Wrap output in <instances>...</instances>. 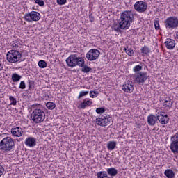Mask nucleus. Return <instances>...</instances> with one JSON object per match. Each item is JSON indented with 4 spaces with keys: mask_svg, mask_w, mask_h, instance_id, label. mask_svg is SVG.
I'll list each match as a JSON object with an SVG mask.
<instances>
[{
    "mask_svg": "<svg viewBox=\"0 0 178 178\" xmlns=\"http://www.w3.org/2000/svg\"><path fill=\"white\" fill-rule=\"evenodd\" d=\"M141 54H144L145 55H148L149 52H151V50H149V48L147 46H144L140 49Z\"/></svg>",
    "mask_w": 178,
    "mask_h": 178,
    "instance_id": "29",
    "label": "nucleus"
},
{
    "mask_svg": "<svg viewBox=\"0 0 178 178\" xmlns=\"http://www.w3.org/2000/svg\"><path fill=\"white\" fill-rule=\"evenodd\" d=\"M107 148L108 151H113L116 148V142L115 141H109L107 143Z\"/></svg>",
    "mask_w": 178,
    "mask_h": 178,
    "instance_id": "21",
    "label": "nucleus"
},
{
    "mask_svg": "<svg viewBox=\"0 0 178 178\" xmlns=\"http://www.w3.org/2000/svg\"><path fill=\"white\" fill-rule=\"evenodd\" d=\"M9 100L10 101V105H17V101L16 100V98L13 96L9 97Z\"/></svg>",
    "mask_w": 178,
    "mask_h": 178,
    "instance_id": "33",
    "label": "nucleus"
},
{
    "mask_svg": "<svg viewBox=\"0 0 178 178\" xmlns=\"http://www.w3.org/2000/svg\"><path fill=\"white\" fill-rule=\"evenodd\" d=\"M46 106H47V109L52 111V110L55 109V108H56V104H55V103H54L52 102H48L46 104Z\"/></svg>",
    "mask_w": 178,
    "mask_h": 178,
    "instance_id": "26",
    "label": "nucleus"
},
{
    "mask_svg": "<svg viewBox=\"0 0 178 178\" xmlns=\"http://www.w3.org/2000/svg\"><path fill=\"white\" fill-rule=\"evenodd\" d=\"M19 88H20L21 90H24V88H26V83L24 82V81H22L20 82Z\"/></svg>",
    "mask_w": 178,
    "mask_h": 178,
    "instance_id": "41",
    "label": "nucleus"
},
{
    "mask_svg": "<svg viewBox=\"0 0 178 178\" xmlns=\"http://www.w3.org/2000/svg\"><path fill=\"white\" fill-rule=\"evenodd\" d=\"M39 67H40L41 69H45V67H47V62L45 60H40L38 63Z\"/></svg>",
    "mask_w": 178,
    "mask_h": 178,
    "instance_id": "30",
    "label": "nucleus"
},
{
    "mask_svg": "<svg viewBox=\"0 0 178 178\" xmlns=\"http://www.w3.org/2000/svg\"><path fill=\"white\" fill-rule=\"evenodd\" d=\"M157 120L161 124H168L169 123V116L165 115V112H161L157 113Z\"/></svg>",
    "mask_w": 178,
    "mask_h": 178,
    "instance_id": "13",
    "label": "nucleus"
},
{
    "mask_svg": "<svg viewBox=\"0 0 178 178\" xmlns=\"http://www.w3.org/2000/svg\"><path fill=\"white\" fill-rule=\"evenodd\" d=\"M89 19H90V22H91V23H92V22H94L95 18H94V16H92V14L89 15Z\"/></svg>",
    "mask_w": 178,
    "mask_h": 178,
    "instance_id": "44",
    "label": "nucleus"
},
{
    "mask_svg": "<svg viewBox=\"0 0 178 178\" xmlns=\"http://www.w3.org/2000/svg\"><path fill=\"white\" fill-rule=\"evenodd\" d=\"M86 95H88V91H81L79 93V95L78 97V99H80L82 97H86Z\"/></svg>",
    "mask_w": 178,
    "mask_h": 178,
    "instance_id": "38",
    "label": "nucleus"
},
{
    "mask_svg": "<svg viewBox=\"0 0 178 178\" xmlns=\"http://www.w3.org/2000/svg\"><path fill=\"white\" fill-rule=\"evenodd\" d=\"M35 3H37L39 6H44L45 5L44 0H35Z\"/></svg>",
    "mask_w": 178,
    "mask_h": 178,
    "instance_id": "39",
    "label": "nucleus"
},
{
    "mask_svg": "<svg viewBox=\"0 0 178 178\" xmlns=\"http://www.w3.org/2000/svg\"><path fill=\"white\" fill-rule=\"evenodd\" d=\"M164 24L167 30H173L178 28V18L177 17H169L165 22Z\"/></svg>",
    "mask_w": 178,
    "mask_h": 178,
    "instance_id": "5",
    "label": "nucleus"
},
{
    "mask_svg": "<svg viewBox=\"0 0 178 178\" xmlns=\"http://www.w3.org/2000/svg\"><path fill=\"white\" fill-rule=\"evenodd\" d=\"M20 79H22V76L19 75L17 73H14L12 74V81L13 83H17V81H20Z\"/></svg>",
    "mask_w": 178,
    "mask_h": 178,
    "instance_id": "24",
    "label": "nucleus"
},
{
    "mask_svg": "<svg viewBox=\"0 0 178 178\" xmlns=\"http://www.w3.org/2000/svg\"><path fill=\"white\" fill-rule=\"evenodd\" d=\"M104 112H105V108L104 107L96 108V113H98V115H101V113H104Z\"/></svg>",
    "mask_w": 178,
    "mask_h": 178,
    "instance_id": "37",
    "label": "nucleus"
},
{
    "mask_svg": "<svg viewBox=\"0 0 178 178\" xmlns=\"http://www.w3.org/2000/svg\"><path fill=\"white\" fill-rule=\"evenodd\" d=\"M133 70L135 73H137V72H141V70H143V66L138 65L133 68Z\"/></svg>",
    "mask_w": 178,
    "mask_h": 178,
    "instance_id": "34",
    "label": "nucleus"
},
{
    "mask_svg": "<svg viewBox=\"0 0 178 178\" xmlns=\"http://www.w3.org/2000/svg\"><path fill=\"white\" fill-rule=\"evenodd\" d=\"M67 2V0H57L56 3L58 5H66V3Z\"/></svg>",
    "mask_w": 178,
    "mask_h": 178,
    "instance_id": "40",
    "label": "nucleus"
},
{
    "mask_svg": "<svg viewBox=\"0 0 178 178\" xmlns=\"http://www.w3.org/2000/svg\"><path fill=\"white\" fill-rule=\"evenodd\" d=\"M164 175L168 178H174L175 177V172H173L172 170H170V169L165 170L164 172Z\"/></svg>",
    "mask_w": 178,
    "mask_h": 178,
    "instance_id": "22",
    "label": "nucleus"
},
{
    "mask_svg": "<svg viewBox=\"0 0 178 178\" xmlns=\"http://www.w3.org/2000/svg\"><path fill=\"white\" fill-rule=\"evenodd\" d=\"M92 105V102L90 100H83V102L81 103L79 108L81 109H86L87 106H91Z\"/></svg>",
    "mask_w": 178,
    "mask_h": 178,
    "instance_id": "19",
    "label": "nucleus"
},
{
    "mask_svg": "<svg viewBox=\"0 0 178 178\" xmlns=\"http://www.w3.org/2000/svg\"><path fill=\"white\" fill-rule=\"evenodd\" d=\"M79 67H82L81 72H83V73H90V72L92 70V68L90 67L88 65H85V64L83 66H79Z\"/></svg>",
    "mask_w": 178,
    "mask_h": 178,
    "instance_id": "25",
    "label": "nucleus"
},
{
    "mask_svg": "<svg viewBox=\"0 0 178 178\" xmlns=\"http://www.w3.org/2000/svg\"><path fill=\"white\" fill-rule=\"evenodd\" d=\"M24 18L26 22H38L41 19V15L37 11H31L29 13H26Z\"/></svg>",
    "mask_w": 178,
    "mask_h": 178,
    "instance_id": "7",
    "label": "nucleus"
},
{
    "mask_svg": "<svg viewBox=\"0 0 178 178\" xmlns=\"http://www.w3.org/2000/svg\"><path fill=\"white\" fill-rule=\"evenodd\" d=\"M165 47L167 49H173L175 47H176V42L172 39H167L165 42Z\"/></svg>",
    "mask_w": 178,
    "mask_h": 178,
    "instance_id": "18",
    "label": "nucleus"
},
{
    "mask_svg": "<svg viewBox=\"0 0 178 178\" xmlns=\"http://www.w3.org/2000/svg\"><path fill=\"white\" fill-rule=\"evenodd\" d=\"M2 69H3V66L0 63V72L2 70Z\"/></svg>",
    "mask_w": 178,
    "mask_h": 178,
    "instance_id": "45",
    "label": "nucleus"
},
{
    "mask_svg": "<svg viewBox=\"0 0 178 178\" xmlns=\"http://www.w3.org/2000/svg\"><path fill=\"white\" fill-rule=\"evenodd\" d=\"M97 178H109L105 171H100L97 174Z\"/></svg>",
    "mask_w": 178,
    "mask_h": 178,
    "instance_id": "28",
    "label": "nucleus"
},
{
    "mask_svg": "<svg viewBox=\"0 0 178 178\" xmlns=\"http://www.w3.org/2000/svg\"><path fill=\"white\" fill-rule=\"evenodd\" d=\"M107 173L111 177L116 176L118 175V170L115 168H111L107 169Z\"/></svg>",
    "mask_w": 178,
    "mask_h": 178,
    "instance_id": "23",
    "label": "nucleus"
},
{
    "mask_svg": "<svg viewBox=\"0 0 178 178\" xmlns=\"http://www.w3.org/2000/svg\"><path fill=\"white\" fill-rule=\"evenodd\" d=\"M15 148V140L7 136L0 142V150L3 152H9Z\"/></svg>",
    "mask_w": 178,
    "mask_h": 178,
    "instance_id": "2",
    "label": "nucleus"
},
{
    "mask_svg": "<svg viewBox=\"0 0 178 178\" xmlns=\"http://www.w3.org/2000/svg\"><path fill=\"white\" fill-rule=\"evenodd\" d=\"M86 61L83 57H78V66H84Z\"/></svg>",
    "mask_w": 178,
    "mask_h": 178,
    "instance_id": "32",
    "label": "nucleus"
},
{
    "mask_svg": "<svg viewBox=\"0 0 178 178\" xmlns=\"http://www.w3.org/2000/svg\"><path fill=\"white\" fill-rule=\"evenodd\" d=\"M99 55H101L99 50L97 49H92L86 54V59L90 60V62H92V60H97Z\"/></svg>",
    "mask_w": 178,
    "mask_h": 178,
    "instance_id": "9",
    "label": "nucleus"
},
{
    "mask_svg": "<svg viewBox=\"0 0 178 178\" xmlns=\"http://www.w3.org/2000/svg\"><path fill=\"white\" fill-rule=\"evenodd\" d=\"M170 141V150L173 154H178V132L171 136Z\"/></svg>",
    "mask_w": 178,
    "mask_h": 178,
    "instance_id": "10",
    "label": "nucleus"
},
{
    "mask_svg": "<svg viewBox=\"0 0 178 178\" xmlns=\"http://www.w3.org/2000/svg\"><path fill=\"white\" fill-rule=\"evenodd\" d=\"M109 122H111V117L102 116L101 118L96 119V124L97 126H101L102 127H105V126H108L109 124Z\"/></svg>",
    "mask_w": 178,
    "mask_h": 178,
    "instance_id": "12",
    "label": "nucleus"
},
{
    "mask_svg": "<svg viewBox=\"0 0 178 178\" xmlns=\"http://www.w3.org/2000/svg\"><path fill=\"white\" fill-rule=\"evenodd\" d=\"M6 58L9 63L22 62V53L17 50H10L7 53Z\"/></svg>",
    "mask_w": 178,
    "mask_h": 178,
    "instance_id": "3",
    "label": "nucleus"
},
{
    "mask_svg": "<svg viewBox=\"0 0 178 178\" xmlns=\"http://www.w3.org/2000/svg\"><path fill=\"white\" fill-rule=\"evenodd\" d=\"M134 9L139 13H144L148 9V6L143 1H136L134 4Z\"/></svg>",
    "mask_w": 178,
    "mask_h": 178,
    "instance_id": "11",
    "label": "nucleus"
},
{
    "mask_svg": "<svg viewBox=\"0 0 178 178\" xmlns=\"http://www.w3.org/2000/svg\"><path fill=\"white\" fill-rule=\"evenodd\" d=\"M10 45L12 47V48H13L14 49L16 48L17 45H16V40L15 41H13L12 43H10Z\"/></svg>",
    "mask_w": 178,
    "mask_h": 178,
    "instance_id": "43",
    "label": "nucleus"
},
{
    "mask_svg": "<svg viewBox=\"0 0 178 178\" xmlns=\"http://www.w3.org/2000/svg\"><path fill=\"white\" fill-rule=\"evenodd\" d=\"M65 62L68 67H76V66H79V57L77 54H71L65 60Z\"/></svg>",
    "mask_w": 178,
    "mask_h": 178,
    "instance_id": "8",
    "label": "nucleus"
},
{
    "mask_svg": "<svg viewBox=\"0 0 178 178\" xmlns=\"http://www.w3.org/2000/svg\"><path fill=\"white\" fill-rule=\"evenodd\" d=\"M147 79H148L147 72H140L134 75V81L135 84H143V83L147 81Z\"/></svg>",
    "mask_w": 178,
    "mask_h": 178,
    "instance_id": "6",
    "label": "nucleus"
},
{
    "mask_svg": "<svg viewBox=\"0 0 178 178\" xmlns=\"http://www.w3.org/2000/svg\"><path fill=\"white\" fill-rule=\"evenodd\" d=\"M98 94H99L98 91H95V90L90 91V98H95V97L98 96Z\"/></svg>",
    "mask_w": 178,
    "mask_h": 178,
    "instance_id": "36",
    "label": "nucleus"
},
{
    "mask_svg": "<svg viewBox=\"0 0 178 178\" xmlns=\"http://www.w3.org/2000/svg\"><path fill=\"white\" fill-rule=\"evenodd\" d=\"M122 90L124 92H127L129 94H131V92L134 90V85H133V82L130 81H127L123 86Z\"/></svg>",
    "mask_w": 178,
    "mask_h": 178,
    "instance_id": "14",
    "label": "nucleus"
},
{
    "mask_svg": "<svg viewBox=\"0 0 178 178\" xmlns=\"http://www.w3.org/2000/svg\"><path fill=\"white\" fill-rule=\"evenodd\" d=\"M154 27H155V30H159L160 29V26H159V18H156L154 20Z\"/></svg>",
    "mask_w": 178,
    "mask_h": 178,
    "instance_id": "35",
    "label": "nucleus"
},
{
    "mask_svg": "<svg viewBox=\"0 0 178 178\" xmlns=\"http://www.w3.org/2000/svg\"><path fill=\"white\" fill-rule=\"evenodd\" d=\"M24 143L27 147H33L37 145V139H35V138L29 137L26 139Z\"/></svg>",
    "mask_w": 178,
    "mask_h": 178,
    "instance_id": "15",
    "label": "nucleus"
},
{
    "mask_svg": "<svg viewBox=\"0 0 178 178\" xmlns=\"http://www.w3.org/2000/svg\"><path fill=\"white\" fill-rule=\"evenodd\" d=\"M173 105V102L172 101V99L167 97L164 102L163 103V106H167L168 108H172Z\"/></svg>",
    "mask_w": 178,
    "mask_h": 178,
    "instance_id": "20",
    "label": "nucleus"
},
{
    "mask_svg": "<svg viewBox=\"0 0 178 178\" xmlns=\"http://www.w3.org/2000/svg\"><path fill=\"white\" fill-rule=\"evenodd\" d=\"M40 104H35L36 106H40Z\"/></svg>",
    "mask_w": 178,
    "mask_h": 178,
    "instance_id": "46",
    "label": "nucleus"
},
{
    "mask_svg": "<svg viewBox=\"0 0 178 178\" xmlns=\"http://www.w3.org/2000/svg\"><path fill=\"white\" fill-rule=\"evenodd\" d=\"M28 83H29V90H33V88H35V81L29 79Z\"/></svg>",
    "mask_w": 178,
    "mask_h": 178,
    "instance_id": "31",
    "label": "nucleus"
},
{
    "mask_svg": "<svg viewBox=\"0 0 178 178\" xmlns=\"http://www.w3.org/2000/svg\"><path fill=\"white\" fill-rule=\"evenodd\" d=\"M23 132V129L22 128L17 127L12 128L11 129V134L14 137H22V133Z\"/></svg>",
    "mask_w": 178,
    "mask_h": 178,
    "instance_id": "17",
    "label": "nucleus"
},
{
    "mask_svg": "<svg viewBox=\"0 0 178 178\" xmlns=\"http://www.w3.org/2000/svg\"><path fill=\"white\" fill-rule=\"evenodd\" d=\"M5 172V168L2 165H0V177L3 175V172Z\"/></svg>",
    "mask_w": 178,
    "mask_h": 178,
    "instance_id": "42",
    "label": "nucleus"
},
{
    "mask_svg": "<svg viewBox=\"0 0 178 178\" xmlns=\"http://www.w3.org/2000/svg\"><path fill=\"white\" fill-rule=\"evenodd\" d=\"M158 122V115L155 116L154 114H150L147 117V123L149 126H155V123Z\"/></svg>",
    "mask_w": 178,
    "mask_h": 178,
    "instance_id": "16",
    "label": "nucleus"
},
{
    "mask_svg": "<svg viewBox=\"0 0 178 178\" xmlns=\"http://www.w3.org/2000/svg\"><path fill=\"white\" fill-rule=\"evenodd\" d=\"M31 118L33 123H42L45 120V113L40 108H36L33 111Z\"/></svg>",
    "mask_w": 178,
    "mask_h": 178,
    "instance_id": "4",
    "label": "nucleus"
},
{
    "mask_svg": "<svg viewBox=\"0 0 178 178\" xmlns=\"http://www.w3.org/2000/svg\"><path fill=\"white\" fill-rule=\"evenodd\" d=\"M134 22V13L131 10H124L121 15L118 21V25L113 26V31L117 33H122V30H128L130 29L131 23Z\"/></svg>",
    "mask_w": 178,
    "mask_h": 178,
    "instance_id": "1",
    "label": "nucleus"
},
{
    "mask_svg": "<svg viewBox=\"0 0 178 178\" xmlns=\"http://www.w3.org/2000/svg\"><path fill=\"white\" fill-rule=\"evenodd\" d=\"M124 51H125L126 54L129 55V56H134V51L133 50V49H131L129 47H127L124 49Z\"/></svg>",
    "mask_w": 178,
    "mask_h": 178,
    "instance_id": "27",
    "label": "nucleus"
}]
</instances>
